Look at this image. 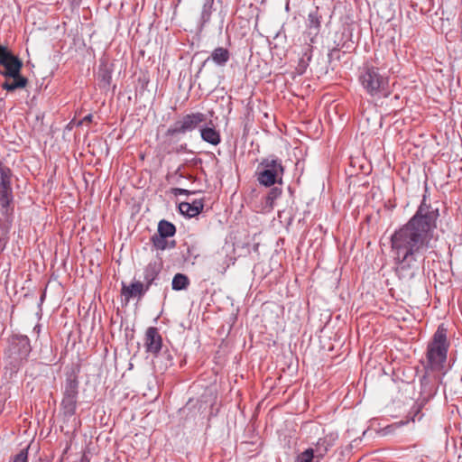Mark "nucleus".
Returning <instances> with one entry per match:
<instances>
[{"instance_id": "nucleus-31", "label": "nucleus", "mask_w": 462, "mask_h": 462, "mask_svg": "<svg viewBox=\"0 0 462 462\" xmlns=\"http://www.w3.org/2000/svg\"><path fill=\"white\" fill-rule=\"evenodd\" d=\"M92 119H93V116L91 114H89V115L86 116L82 119L81 124H83V123H90V122H92Z\"/></svg>"}, {"instance_id": "nucleus-8", "label": "nucleus", "mask_w": 462, "mask_h": 462, "mask_svg": "<svg viewBox=\"0 0 462 462\" xmlns=\"http://www.w3.org/2000/svg\"><path fill=\"white\" fill-rule=\"evenodd\" d=\"M11 170L0 166V209L3 214H8V208L13 199L11 188Z\"/></svg>"}, {"instance_id": "nucleus-7", "label": "nucleus", "mask_w": 462, "mask_h": 462, "mask_svg": "<svg viewBox=\"0 0 462 462\" xmlns=\"http://www.w3.org/2000/svg\"><path fill=\"white\" fill-rule=\"evenodd\" d=\"M79 394V382L76 377H68L60 403L64 417L69 419L76 413Z\"/></svg>"}, {"instance_id": "nucleus-4", "label": "nucleus", "mask_w": 462, "mask_h": 462, "mask_svg": "<svg viewBox=\"0 0 462 462\" xmlns=\"http://www.w3.org/2000/svg\"><path fill=\"white\" fill-rule=\"evenodd\" d=\"M283 173L284 168L282 161L273 156L263 159L256 171L257 180L264 187L282 183Z\"/></svg>"}, {"instance_id": "nucleus-22", "label": "nucleus", "mask_w": 462, "mask_h": 462, "mask_svg": "<svg viewBox=\"0 0 462 462\" xmlns=\"http://www.w3.org/2000/svg\"><path fill=\"white\" fill-rule=\"evenodd\" d=\"M320 18L321 16L319 14L318 9L310 12L308 15V27L310 32L313 31L315 34L318 33L320 28Z\"/></svg>"}, {"instance_id": "nucleus-3", "label": "nucleus", "mask_w": 462, "mask_h": 462, "mask_svg": "<svg viewBox=\"0 0 462 462\" xmlns=\"http://www.w3.org/2000/svg\"><path fill=\"white\" fill-rule=\"evenodd\" d=\"M31 349L30 341L26 336L13 335L9 338L8 346L5 351V359L12 372H17L27 359Z\"/></svg>"}, {"instance_id": "nucleus-34", "label": "nucleus", "mask_w": 462, "mask_h": 462, "mask_svg": "<svg viewBox=\"0 0 462 462\" xmlns=\"http://www.w3.org/2000/svg\"><path fill=\"white\" fill-rule=\"evenodd\" d=\"M180 170H181V168H180V167H179V168L177 169V171H176V173H177V174H180V176H182V173L180 172Z\"/></svg>"}, {"instance_id": "nucleus-27", "label": "nucleus", "mask_w": 462, "mask_h": 462, "mask_svg": "<svg viewBox=\"0 0 462 462\" xmlns=\"http://www.w3.org/2000/svg\"><path fill=\"white\" fill-rule=\"evenodd\" d=\"M9 462H28V449L23 448L11 457Z\"/></svg>"}, {"instance_id": "nucleus-2", "label": "nucleus", "mask_w": 462, "mask_h": 462, "mask_svg": "<svg viewBox=\"0 0 462 462\" xmlns=\"http://www.w3.org/2000/svg\"><path fill=\"white\" fill-rule=\"evenodd\" d=\"M447 329L443 325L438 327L427 348L428 368L439 371L447 360L448 349Z\"/></svg>"}, {"instance_id": "nucleus-16", "label": "nucleus", "mask_w": 462, "mask_h": 462, "mask_svg": "<svg viewBox=\"0 0 462 462\" xmlns=\"http://www.w3.org/2000/svg\"><path fill=\"white\" fill-rule=\"evenodd\" d=\"M141 282H134L129 286L123 285L122 294L128 300L130 298L141 297L146 291Z\"/></svg>"}, {"instance_id": "nucleus-17", "label": "nucleus", "mask_w": 462, "mask_h": 462, "mask_svg": "<svg viewBox=\"0 0 462 462\" xmlns=\"http://www.w3.org/2000/svg\"><path fill=\"white\" fill-rule=\"evenodd\" d=\"M200 136L202 140L212 145H217L221 142V136L218 131L215 127H203L200 129Z\"/></svg>"}, {"instance_id": "nucleus-10", "label": "nucleus", "mask_w": 462, "mask_h": 462, "mask_svg": "<svg viewBox=\"0 0 462 462\" xmlns=\"http://www.w3.org/2000/svg\"><path fill=\"white\" fill-rule=\"evenodd\" d=\"M162 346V338L155 327H149L145 331L144 347L147 353L157 355Z\"/></svg>"}, {"instance_id": "nucleus-11", "label": "nucleus", "mask_w": 462, "mask_h": 462, "mask_svg": "<svg viewBox=\"0 0 462 462\" xmlns=\"http://www.w3.org/2000/svg\"><path fill=\"white\" fill-rule=\"evenodd\" d=\"M336 439L337 436L334 434L326 435L323 438H319L314 447L309 448V449H312L316 459L321 461L329 448L334 446Z\"/></svg>"}, {"instance_id": "nucleus-26", "label": "nucleus", "mask_w": 462, "mask_h": 462, "mask_svg": "<svg viewBox=\"0 0 462 462\" xmlns=\"http://www.w3.org/2000/svg\"><path fill=\"white\" fill-rule=\"evenodd\" d=\"M222 258H225V261H224L222 266L217 268V271L221 273H224L226 271V269L229 267L227 254H223L222 253L217 252L215 256L217 263L220 262L222 260Z\"/></svg>"}, {"instance_id": "nucleus-1", "label": "nucleus", "mask_w": 462, "mask_h": 462, "mask_svg": "<svg viewBox=\"0 0 462 462\" xmlns=\"http://www.w3.org/2000/svg\"><path fill=\"white\" fill-rule=\"evenodd\" d=\"M439 212L423 198L415 215L391 236V255L399 279L409 282L418 273L437 227Z\"/></svg>"}, {"instance_id": "nucleus-21", "label": "nucleus", "mask_w": 462, "mask_h": 462, "mask_svg": "<svg viewBox=\"0 0 462 462\" xmlns=\"http://www.w3.org/2000/svg\"><path fill=\"white\" fill-rule=\"evenodd\" d=\"M175 232L176 227L172 223L164 219L159 222L157 229L158 234L167 237H171L175 235Z\"/></svg>"}, {"instance_id": "nucleus-25", "label": "nucleus", "mask_w": 462, "mask_h": 462, "mask_svg": "<svg viewBox=\"0 0 462 462\" xmlns=\"http://www.w3.org/2000/svg\"><path fill=\"white\" fill-rule=\"evenodd\" d=\"M295 462H320L316 459L312 449L307 448L303 452L300 453L295 459Z\"/></svg>"}, {"instance_id": "nucleus-33", "label": "nucleus", "mask_w": 462, "mask_h": 462, "mask_svg": "<svg viewBox=\"0 0 462 462\" xmlns=\"http://www.w3.org/2000/svg\"><path fill=\"white\" fill-rule=\"evenodd\" d=\"M33 330H35L37 333H39L40 331V326L39 325H36L33 328Z\"/></svg>"}, {"instance_id": "nucleus-35", "label": "nucleus", "mask_w": 462, "mask_h": 462, "mask_svg": "<svg viewBox=\"0 0 462 462\" xmlns=\"http://www.w3.org/2000/svg\"><path fill=\"white\" fill-rule=\"evenodd\" d=\"M3 70L0 69V74L2 75Z\"/></svg>"}, {"instance_id": "nucleus-19", "label": "nucleus", "mask_w": 462, "mask_h": 462, "mask_svg": "<svg viewBox=\"0 0 462 462\" xmlns=\"http://www.w3.org/2000/svg\"><path fill=\"white\" fill-rule=\"evenodd\" d=\"M311 51H310V46H307L303 51V54H302V57L300 59L299 62H298V65L296 67V70H297V73L299 75H302L305 73L308 66H309V62L311 60Z\"/></svg>"}, {"instance_id": "nucleus-14", "label": "nucleus", "mask_w": 462, "mask_h": 462, "mask_svg": "<svg viewBox=\"0 0 462 462\" xmlns=\"http://www.w3.org/2000/svg\"><path fill=\"white\" fill-rule=\"evenodd\" d=\"M7 78L12 79V80H5L2 84V88L8 92H13L18 88H24L28 84V79L22 76L21 72H18L15 76H8Z\"/></svg>"}, {"instance_id": "nucleus-9", "label": "nucleus", "mask_w": 462, "mask_h": 462, "mask_svg": "<svg viewBox=\"0 0 462 462\" xmlns=\"http://www.w3.org/2000/svg\"><path fill=\"white\" fill-rule=\"evenodd\" d=\"M0 64L4 67L2 75L4 77L15 76L21 72L22 60L4 45L0 44Z\"/></svg>"}, {"instance_id": "nucleus-29", "label": "nucleus", "mask_w": 462, "mask_h": 462, "mask_svg": "<svg viewBox=\"0 0 462 462\" xmlns=\"http://www.w3.org/2000/svg\"><path fill=\"white\" fill-rule=\"evenodd\" d=\"M421 406H422V404H418V405L413 407V411L412 412L414 414H413V416L411 418L412 421H415L416 417H418L417 418L418 420H420L421 419L422 415L418 416L420 414V412Z\"/></svg>"}, {"instance_id": "nucleus-32", "label": "nucleus", "mask_w": 462, "mask_h": 462, "mask_svg": "<svg viewBox=\"0 0 462 462\" xmlns=\"http://www.w3.org/2000/svg\"><path fill=\"white\" fill-rule=\"evenodd\" d=\"M70 3L74 5H79L81 0H69Z\"/></svg>"}, {"instance_id": "nucleus-5", "label": "nucleus", "mask_w": 462, "mask_h": 462, "mask_svg": "<svg viewBox=\"0 0 462 462\" xmlns=\"http://www.w3.org/2000/svg\"><path fill=\"white\" fill-rule=\"evenodd\" d=\"M206 115L201 112L190 113L184 115L181 118L177 120L166 131L164 137L165 142H171V140L180 134H185L188 132L195 130L201 123L205 122Z\"/></svg>"}, {"instance_id": "nucleus-15", "label": "nucleus", "mask_w": 462, "mask_h": 462, "mask_svg": "<svg viewBox=\"0 0 462 462\" xmlns=\"http://www.w3.org/2000/svg\"><path fill=\"white\" fill-rule=\"evenodd\" d=\"M209 60L216 65L224 67L230 60V51L226 48L217 47L212 51L210 57L206 60V62Z\"/></svg>"}, {"instance_id": "nucleus-18", "label": "nucleus", "mask_w": 462, "mask_h": 462, "mask_svg": "<svg viewBox=\"0 0 462 462\" xmlns=\"http://www.w3.org/2000/svg\"><path fill=\"white\" fill-rule=\"evenodd\" d=\"M168 238L169 237L156 233L151 237V241L154 248H156L157 250L163 251L166 249L173 248L176 245L174 240L169 241Z\"/></svg>"}, {"instance_id": "nucleus-23", "label": "nucleus", "mask_w": 462, "mask_h": 462, "mask_svg": "<svg viewBox=\"0 0 462 462\" xmlns=\"http://www.w3.org/2000/svg\"><path fill=\"white\" fill-rule=\"evenodd\" d=\"M189 284V280L188 276L182 273L175 274L171 282V286L174 291L185 290Z\"/></svg>"}, {"instance_id": "nucleus-13", "label": "nucleus", "mask_w": 462, "mask_h": 462, "mask_svg": "<svg viewBox=\"0 0 462 462\" xmlns=\"http://www.w3.org/2000/svg\"><path fill=\"white\" fill-rule=\"evenodd\" d=\"M204 208L203 199H194L191 202H181L179 205L180 211L189 217L199 215Z\"/></svg>"}, {"instance_id": "nucleus-28", "label": "nucleus", "mask_w": 462, "mask_h": 462, "mask_svg": "<svg viewBox=\"0 0 462 462\" xmlns=\"http://www.w3.org/2000/svg\"><path fill=\"white\" fill-rule=\"evenodd\" d=\"M100 83L103 87H106L110 84L111 74L108 70H104L99 73Z\"/></svg>"}, {"instance_id": "nucleus-12", "label": "nucleus", "mask_w": 462, "mask_h": 462, "mask_svg": "<svg viewBox=\"0 0 462 462\" xmlns=\"http://www.w3.org/2000/svg\"><path fill=\"white\" fill-rule=\"evenodd\" d=\"M162 268V262L161 259L151 261L144 269V281L146 282V290L149 289L151 284L156 279Z\"/></svg>"}, {"instance_id": "nucleus-24", "label": "nucleus", "mask_w": 462, "mask_h": 462, "mask_svg": "<svg viewBox=\"0 0 462 462\" xmlns=\"http://www.w3.org/2000/svg\"><path fill=\"white\" fill-rule=\"evenodd\" d=\"M282 195V189L278 187L272 188L264 199V208L273 209L275 199Z\"/></svg>"}, {"instance_id": "nucleus-20", "label": "nucleus", "mask_w": 462, "mask_h": 462, "mask_svg": "<svg viewBox=\"0 0 462 462\" xmlns=\"http://www.w3.org/2000/svg\"><path fill=\"white\" fill-rule=\"evenodd\" d=\"M213 5L214 1L212 0H205L202 11H201V16H200V27H204L211 18L212 10H213Z\"/></svg>"}, {"instance_id": "nucleus-30", "label": "nucleus", "mask_w": 462, "mask_h": 462, "mask_svg": "<svg viewBox=\"0 0 462 462\" xmlns=\"http://www.w3.org/2000/svg\"><path fill=\"white\" fill-rule=\"evenodd\" d=\"M174 194H175V195H184V194H189V190L184 189H174Z\"/></svg>"}, {"instance_id": "nucleus-6", "label": "nucleus", "mask_w": 462, "mask_h": 462, "mask_svg": "<svg viewBox=\"0 0 462 462\" xmlns=\"http://www.w3.org/2000/svg\"><path fill=\"white\" fill-rule=\"evenodd\" d=\"M359 80L365 91L372 96L383 92L388 85V78L381 75L379 69L373 66L363 69Z\"/></svg>"}]
</instances>
